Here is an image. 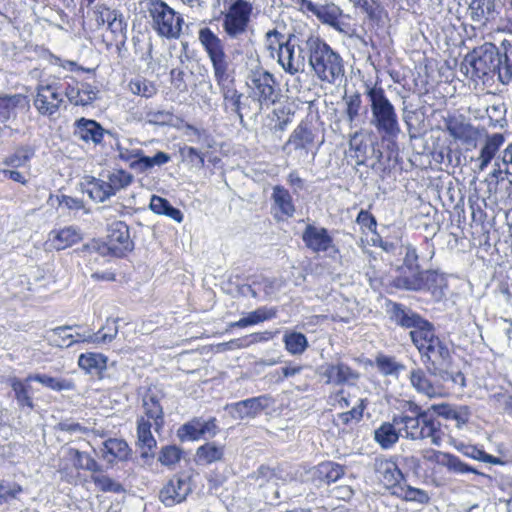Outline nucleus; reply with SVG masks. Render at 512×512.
Returning <instances> with one entry per match:
<instances>
[{"instance_id":"f8f14e48","label":"nucleus","mask_w":512,"mask_h":512,"mask_svg":"<svg viewBox=\"0 0 512 512\" xmlns=\"http://www.w3.org/2000/svg\"><path fill=\"white\" fill-rule=\"evenodd\" d=\"M420 354L422 362L430 375L434 376L436 373H440L444 367L450 366L449 349L439 338Z\"/></svg>"},{"instance_id":"a18cd8bd","label":"nucleus","mask_w":512,"mask_h":512,"mask_svg":"<svg viewBox=\"0 0 512 512\" xmlns=\"http://www.w3.org/2000/svg\"><path fill=\"white\" fill-rule=\"evenodd\" d=\"M107 358L100 353L81 354L78 359L80 368L91 372L92 370H103L106 368Z\"/></svg>"},{"instance_id":"dca6fc26","label":"nucleus","mask_w":512,"mask_h":512,"mask_svg":"<svg viewBox=\"0 0 512 512\" xmlns=\"http://www.w3.org/2000/svg\"><path fill=\"white\" fill-rule=\"evenodd\" d=\"M314 142V136L311 130L305 125H298L289 136L288 141L283 146V150L291 155L296 153L299 157L308 155L309 148Z\"/></svg>"},{"instance_id":"a211bd4d","label":"nucleus","mask_w":512,"mask_h":512,"mask_svg":"<svg viewBox=\"0 0 512 512\" xmlns=\"http://www.w3.org/2000/svg\"><path fill=\"white\" fill-rule=\"evenodd\" d=\"M270 406V398L268 396H259L246 399L226 407L229 414L238 420L256 416L262 410Z\"/></svg>"},{"instance_id":"ddd939ff","label":"nucleus","mask_w":512,"mask_h":512,"mask_svg":"<svg viewBox=\"0 0 512 512\" xmlns=\"http://www.w3.org/2000/svg\"><path fill=\"white\" fill-rule=\"evenodd\" d=\"M62 102V94L58 87L49 84L38 86L33 103L39 114L51 117L59 111Z\"/></svg>"},{"instance_id":"680f3d73","label":"nucleus","mask_w":512,"mask_h":512,"mask_svg":"<svg viewBox=\"0 0 512 512\" xmlns=\"http://www.w3.org/2000/svg\"><path fill=\"white\" fill-rule=\"evenodd\" d=\"M133 176L125 170H115L108 176L110 188L114 194L131 184Z\"/></svg>"},{"instance_id":"6ab92c4d","label":"nucleus","mask_w":512,"mask_h":512,"mask_svg":"<svg viewBox=\"0 0 512 512\" xmlns=\"http://www.w3.org/2000/svg\"><path fill=\"white\" fill-rule=\"evenodd\" d=\"M216 429L215 419L203 420L201 418H195L184 424L178 430V436L182 441L197 440L206 435H215Z\"/></svg>"},{"instance_id":"f03ea898","label":"nucleus","mask_w":512,"mask_h":512,"mask_svg":"<svg viewBox=\"0 0 512 512\" xmlns=\"http://www.w3.org/2000/svg\"><path fill=\"white\" fill-rule=\"evenodd\" d=\"M309 63L321 81L334 83L344 74L341 58L318 37L310 35L306 40Z\"/></svg>"},{"instance_id":"39448f33","label":"nucleus","mask_w":512,"mask_h":512,"mask_svg":"<svg viewBox=\"0 0 512 512\" xmlns=\"http://www.w3.org/2000/svg\"><path fill=\"white\" fill-rule=\"evenodd\" d=\"M499 51L495 45L486 43L467 54L462 63V70L477 78L483 84H491L495 80L496 67L500 64Z\"/></svg>"},{"instance_id":"603ef678","label":"nucleus","mask_w":512,"mask_h":512,"mask_svg":"<svg viewBox=\"0 0 512 512\" xmlns=\"http://www.w3.org/2000/svg\"><path fill=\"white\" fill-rule=\"evenodd\" d=\"M318 472L322 479L327 483L336 482L344 474V469L341 465L334 462H324L318 466Z\"/></svg>"},{"instance_id":"052dcab7","label":"nucleus","mask_w":512,"mask_h":512,"mask_svg":"<svg viewBox=\"0 0 512 512\" xmlns=\"http://www.w3.org/2000/svg\"><path fill=\"white\" fill-rule=\"evenodd\" d=\"M130 91L135 95H140L146 98L152 97L157 89L155 85L143 78H135L129 83Z\"/></svg>"},{"instance_id":"1a4fd4ad","label":"nucleus","mask_w":512,"mask_h":512,"mask_svg":"<svg viewBox=\"0 0 512 512\" xmlns=\"http://www.w3.org/2000/svg\"><path fill=\"white\" fill-rule=\"evenodd\" d=\"M302 240L305 246L314 253H322L330 258H335L339 253L332 236L326 228L309 224L303 231Z\"/></svg>"},{"instance_id":"5701e85b","label":"nucleus","mask_w":512,"mask_h":512,"mask_svg":"<svg viewBox=\"0 0 512 512\" xmlns=\"http://www.w3.org/2000/svg\"><path fill=\"white\" fill-rule=\"evenodd\" d=\"M294 47L295 44H293L292 39L289 38L285 43L279 44L278 51V62L285 71L292 75L298 73L304 67V58L300 53L297 57L295 56Z\"/></svg>"},{"instance_id":"8fccbe9b","label":"nucleus","mask_w":512,"mask_h":512,"mask_svg":"<svg viewBox=\"0 0 512 512\" xmlns=\"http://www.w3.org/2000/svg\"><path fill=\"white\" fill-rule=\"evenodd\" d=\"M91 479L97 489L102 492L121 493L124 491L123 486L119 482L106 474H93Z\"/></svg>"},{"instance_id":"c9c22d12","label":"nucleus","mask_w":512,"mask_h":512,"mask_svg":"<svg viewBox=\"0 0 512 512\" xmlns=\"http://www.w3.org/2000/svg\"><path fill=\"white\" fill-rule=\"evenodd\" d=\"M376 471L379 479L388 488L396 486L403 478V474L398 466L389 460L379 461L376 465Z\"/></svg>"},{"instance_id":"e433bc0d","label":"nucleus","mask_w":512,"mask_h":512,"mask_svg":"<svg viewBox=\"0 0 512 512\" xmlns=\"http://www.w3.org/2000/svg\"><path fill=\"white\" fill-rule=\"evenodd\" d=\"M276 314V308L260 307L255 311L249 312L247 316L239 319L238 321L231 322L229 324V328H245L251 325H256L258 323L274 318Z\"/></svg>"},{"instance_id":"ea45409f","label":"nucleus","mask_w":512,"mask_h":512,"mask_svg":"<svg viewBox=\"0 0 512 512\" xmlns=\"http://www.w3.org/2000/svg\"><path fill=\"white\" fill-rule=\"evenodd\" d=\"M392 313L396 323L403 327L416 329L419 325L425 324V320L419 315L399 304H394Z\"/></svg>"},{"instance_id":"393cba45","label":"nucleus","mask_w":512,"mask_h":512,"mask_svg":"<svg viewBox=\"0 0 512 512\" xmlns=\"http://www.w3.org/2000/svg\"><path fill=\"white\" fill-rule=\"evenodd\" d=\"M410 382L417 392L429 398L439 397L444 394L442 386L437 383H432L426 373L420 368L411 370Z\"/></svg>"},{"instance_id":"412c9836","label":"nucleus","mask_w":512,"mask_h":512,"mask_svg":"<svg viewBox=\"0 0 512 512\" xmlns=\"http://www.w3.org/2000/svg\"><path fill=\"white\" fill-rule=\"evenodd\" d=\"M273 201V210L278 220L290 218L295 213V205L289 191L283 186L276 185L273 187L271 195Z\"/></svg>"},{"instance_id":"5fc2aeb1","label":"nucleus","mask_w":512,"mask_h":512,"mask_svg":"<svg viewBox=\"0 0 512 512\" xmlns=\"http://www.w3.org/2000/svg\"><path fill=\"white\" fill-rule=\"evenodd\" d=\"M179 154L183 162L188 163L191 167L203 168L205 164L204 155L196 148L191 146H183L179 149Z\"/></svg>"},{"instance_id":"de8ad7c7","label":"nucleus","mask_w":512,"mask_h":512,"mask_svg":"<svg viewBox=\"0 0 512 512\" xmlns=\"http://www.w3.org/2000/svg\"><path fill=\"white\" fill-rule=\"evenodd\" d=\"M500 64L496 67L495 79L502 84H508L512 80V49L504 54L499 53Z\"/></svg>"},{"instance_id":"0eeeda50","label":"nucleus","mask_w":512,"mask_h":512,"mask_svg":"<svg viewBox=\"0 0 512 512\" xmlns=\"http://www.w3.org/2000/svg\"><path fill=\"white\" fill-rule=\"evenodd\" d=\"M148 19L156 32H181L183 17L161 0L148 4Z\"/></svg>"},{"instance_id":"2eb2a0df","label":"nucleus","mask_w":512,"mask_h":512,"mask_svg":"<svg viewBox=\"0 0 512 512\" xmlns=\"http://www.w3.org/2000/svg\"><path fill=\"white\" fill-rule=\"evenodd\" d=\"M321 375L326 378L325 382L327 384L333 385H353L360 376L357 371L342 362L323 365L321 367Z\"/></svg>"},{"instance_id":"c03bdc74","label":"nucleus","mask_w":512,"mask_h":512,"mask_svg":"<svg viewBox=\"0 0 512 512\" xmlns=\"http://www.w3.org/2000/svg\"><path fill=\"white\" fill-rule=\"evenodd\" d=\"M200 40L212 62L224 60L221 41L215 34H200Z\"/></svg>"},{"instance_id":"bf43d9fd","label":"nucleus","mask_w":512,"mask_h":512,"mask_svg":"<svg viewBox=\"0 0 512 512\" xmlns=\"http://www.w3.org/2000/svg\"><path fill=\"white\" fill-rule=\"evenodd\" d=\"M350 150L354 152L357 164H365L367 160L368 145L361 138L359 133H354L349 141Z\"/></svg>"},{"instance_id":"338daca9","label":"nucleus","mask_w":512,"mask_h":512,"mask_svg":"<svg viewBox=\"0 0 512 512\" xmlns=\"http://www.w3.org/2000/svg\"><path fill=\"white\" fill-rule=\"evenodd\" d=\"M434 376L438 377L444 383L451 382L453 385H457L459 387L465 386V377L463 373L451 370L450 366L444 367L440 373H436Z\"/></svg>"},{"instance_id":"774afa93","label":"nucleus","mask_w":512,"mask_h":512,"mask_svg":"<svg viewBox=\"0 0 512 512\" xmlns=\"http://www.w3.org/2000/svg\"><path fill=\"white\" fill-rule=\"evenodd\" d=\"M32 151L30 149H19L14 154L8 156L4 160V164L13 168L24 166L31 158Z\"/></svg>"},{"instance_id":"79ce46f5","label":"nucleus","mask_w":512,"mask_h":512,"mask_svg":"<svg viewBox=\"0 0 512 512\" xmlns=\"http://www.w3.org/2000/svg\"><path fill=\"white\" fill-rule=\"evenodd\" d=\"M116 322L117 320L115 319H107L106 324L97 333L91 334L87 337H83L82 341L91 343L111 342L118 333V327Z\"/></svg>"},{"instance_id":"f3484780","label":"nucleus","mask_w":512,"mask_h":512,"mask_svg":"<svg viewBox=\"0 0 512 512\" xmlns=\"http://www.w3.org/2000/svg\"><path fill=\"white\" fill-rule=\"evenodd\" d=\"M81 240L80 230L74 226H68L50 231L45 247L47 250L60 251L77 244Z\"/></svg>"},{"instance_id":"9b49d317","label":"nucleus","mask_w":512,"mask_h":512,"mask_svg":"<svg viewBox=\"0 0 512 512\" xmlns=\"http://www.w3.org/2000/svg\"><path fill=\"white\" fill-rule=\"evenodd\" d=\"M417 260L418 255L416 253V249L412 246H407L404 263L409 271V274L406 275V273H403L397 278L396 284L398 287L407 290H421L424 287V275H428L430 273L419 271Z\"/></svg>"},{"instance_id":"6e6d98bb","label":"nucleus","mask_w":512,"mask_h":512,"mask_svg":"<svg viewBox=\"0 0 512 512\" xmlns=\"http://www.w3.org/2000/svg\"><path fill=\"white\" fill-rule=\"evenodd\" d=\"M88 193L92 199L98 202H103L114 195V192L110 188L109 182L103 180H95L92 182Z\"/></svg>"},{"instance_id":"4c0bfd02","label":"nucleus","mask_w":512,"mask_h":512,"mask_svg":"<svg viewBox=\"0 0 512 512\" xmlns=\"http://www.w3.org/2000/svg\"><path fill=\"white\" fill-rule=\"evenodd\" d=\"M410 337L420 353L438 338L434 333L433 326L426 320L425 324L410 331Z\"/></svg>"},{"instance_id":"3c124183","label":"nucleus","mask_w":512,"mask_h":512,"mask_svg":"<svg viewBox=\"0 0 512 512\" xmlns=\"http://www.w3.org/2000/svg\"><path fill=\"white\" fill-rule=\"evenodd\" d=\"M225 102L231 105L233 111H235L240 119L243 118L242 110L245 109V104L241 103L242 94H240L235 88L233 83L226 85L221 88Z\"/></svg>"},{"instance_id":"7ed1b4c3","label":"nucleus","mask_w":512,"mask_h":512,"mask_svg":"<svg viewBox=\"0 0 512 512\" xmlns=\"http://www.w3.org/2000/svg\"><path fill=\"white\" fill-rule=\"evenodd\" d=\"M367 96L371 105V124L384 137H396L400 133L398 117L394 106L386 97L383 88L377 86L368 87Z\"/></svg>"},{"instance_id":"473e14b6","label":"nucleus","mask_w":512,"mask_h":512,"mask_svg":"<svg viewBox=\"0 0 512 512\" xmlns=\"http://www.w3.org/2000/svg\"><path fill=\"white\" fill-rule=\"evenodd\" d=\"M154 427V422L149 421L144 416H141L137 420V440L138 445L142 449L147 451L142 452L143 457L148 456V451L153 450L156 447V440L152 435L151 428Z\"/></svg>"},{"instance_id":"09e8293b","label":"nucleus","mask_w":512,"mask_h":512,"mask_svg":"<svg viewBox=\"0 0 512 512\" xmlns=\"http://www.w3.org/2000/svg\"><path fill=\"white\" fill-rule=\"evenodd\" d=\"M360 9L367 15L369 20L375 23L376 28H382L387 20L386 10L379 4H376L373 0H367L365 7Z\"/></svg>"},{"instance_id":"13d9d810","label":"nucleus","mask_w":512,"mask_h":512,"mask_svg":"<svg viewBox=\"0 0 512 512\" xmlns=\"http://www.w3.org/2000/svg\"><path fill=\"white\" fill-rule=\"evenodd\" d=\"M144 120L153 125H171L174 115L169 110L151 109L145 113Z\"/></svg>"},{"instance_id":"c85d7f7f","label":"nucleus","mask_w":512,"mask_h":512,"mask_svg":"<svg viewBox=\"0 0 512 512\" xmlns=\"http://www.w3.org/2000/svg\"><path fill=\"white\" fill-rule=\"evenodd\" d=\"M98 91L88 83H75L66 89V96L75 105H88L97 96Z\"/></svg>"},{"instance_id":"2f4dec72","label":"nucleus","mask_w":512,"mask_h":512,"mask_svg":"<svg viewBox=\"0 0 512 512\" xmlns=\"http://www.w3.org/2000/svg\"><path fill=\"white\" fill-rule=\"evenodd\" d=\"M65 459H67L75 469H82L91 472H100L101 467L89 454L81 452L74 448L65 450Z\"/></svg>"},{"instance_id":"69168bd1","label":"nucleus","mask_w":512,"mask_h":512,"mask_svg":"<svg viewBox=\"0 0 512 512\" xmlns=\"http://www.w3.org/2000/svg\"><path fill=\"white\" fill-rule=\"evenodd\" d=\"M443 467H446L449 472L456 474H464L469 472L478 473V471L462 462L457 456L450 453H448Z\"/></svg>"},{"instance_id":"72a5a7b5","label":"nucleus","mask_w":512,"mask_h":512,"mask_svg":"<svg viewBox=\"0 0 512 512\" xmlns=\"http://www.w3.org/2000/svg\"><path fill=\"white\" fill-rule=\"evenodd\" d=\"M489 178L495 180L498 184L507 180L512 184V153L505 149L501 158L497 159L494 163V168L489 174Z\"/></svg>"},{"instance_id":"f704fd0d","label":"nucleus","mask_w":512,"mask_h":512,"mask_svg":"<svg viewBox=\"0 0 512 512\" xmlns=\"http://www.w3.org/2000/svg\"><path fill=\"white\" fill-rule=\"evenodd\" d=\"M35 381L43 385L44 387L51 389L53 391H69L75 388V384L72 380L61 378V377H53L48 374H33L29 375L26 378V382Z\"/></svg>"},{"instance_id":"49530a36","label":"nucleus","mask_w":512,"mask_h":512,"mask_svg":"<svg viewBox=\"0 0 512 512\" xmlns=\"http://www.w3.org/2000/svg\"><path fill=\"white\" fill-rule=\"evenodd\" d=\"M283 341L287 351L293 355L302 354L308 346L306 336L298 332L286 333Z\"/></svg>"},{"instance_id":"4468645a","label":"nucleus","mask_w":512,"mask_h":512,"mask_svg":"<svg viewBox=\"0 0 512 512\" xmlns=\"http://www.w3.org/2000/svg\"><path fill=\"white\" fill-rule=\"evenodd\" d=\"M106 246L113 255L119 257L132 250L133 242L124 222L116 221L109 225Z\"/></svg>"},{"instance_id":"9d476101","label":"nucleus","mask_w":512,"mask_h":512,"mask_svg":"<svg viewBox=\"0 0 512 512\" xmlns=\"http://www.w3.org/2000/svg\"><path fill=\"white\" fill-rule=\"evenodd\" d=\"M191 491L190 476L175 475L160 490L159 498L165 506L170 507L183 502Z\"/></svg>"},{"instance_id":"4d7b16f0","label":"nucleus","mask_w":512,"mask_h":512,"mask_svg":"<svg viewBox=\"0 0 512 512\" xmlns=\"http://www.w3.org/2000/svg\"><path fill=\"white\" fill-rule=\"evenodd\" d=\"M376 366L382 374L393 376H397L404 369V366L394 358L385 355H379L376 358Z\"/></svg>"},{"instance_id":"cd10ccee","label":"nucleus","mask_w":512,"mask_h":512,"mask_svg":"<svg viewBox=\"0 0 512 512\" xmlns=\"http://www.w3.org/2000/svg\"><path fill=\"white\" fill-rule=\"evenodd\" d=\"M308 9L313 12L317 18L328 24L331 28L339 30V32H343V30L339 26L338 18L342 14V10L335 4L325 5V6H317L312 2L307 4Z\"/></svg>"},{"instance_id":"c756f323","label":"nucleus","mask_w":512,"mask_h":512,"mask_svg":"<svg viewBox=\"0 0 512 512\" xmlns=\"http://www.w3.org/2000/svg\"><path fill=\"white\" fill-rule=\"evenodd\" d=\"M433 410L441 417L456 422V427L461 428L470 419L471 412L467 406H451L449 404L433 405Z\"/></svg>"},{"instance_id":"4be33fe9","label":"nucleus","mask_w":512,"mask_h":512,"mask_svg":"<svg viewBox=\"0 0 512 512\" xmlns=\"http://www.w3.org/2000/svg\"><path fill=\"white\" fill-rule=\"evenodd\" d=\"M505 138L502 134L494 133L487 136L482 144L479 156L476 158L478 164V171H484L490 162L495 158L497 152L503 146Z\"/></svg>"},{"instance_id":"e2e57ef3","label":"nucleus","mask_w":512,"mask_h":512,"mask_svg":"<svg viewBox=\"0 0 512 512\" xmlns=\"http://www.w3.org/2000/svg\"><path fill=\"white\" fill-rule=\"evenodd\" d=\"M181 450L174 445L162 447L159 453V462L167 467L175 466L181 459Z\"/></svg>"},{"instance_id":"20e7f679","label":"nucleus","mask_w":512,"mask_h":512,"mask_svg":"<svg viewBox=\"0 0 512 512\" xmlns=\"http://www.w3.org/2000/svg\"><path fill=\"white\" fill-rule=\"evenodd\" d=\"M249 95L253 103L249 109L254 115L259 114L263 109H268L279 98V89L272 74L263 68L257 67L251 70L246 82Z\"/></svg>"},{"instance_id":"864d4df0","label":"nucleus","mask_w":512,"mask_h":512,"mask_svg":"<svg viewBox=\"0 0 512 512\" xmlns=\"http://www.w3.org/2000/svg\"><path fill=\"white\" fill-rule=\"evenodd\" d=\"M196 455L200 462L212 463L222 458L223 449L213 443H208L199 447Z\"/></svg>"},{"instance_id":"7c9ffc66","label":"nucleus","mask_w":512,"mask_h":512,"mask_svg":"<svg viewBox=\"0 0 512 512\" xmlns=\"http://www.w3.org/2000/svg\"><path fill=\"white\" fill-rule=\"evenodd\" d=\"M144 417L154 422V429L158 431L163 425V410L159 404L157 395L147 392L143 396Z\"/></svg>"},{"instance_id":"a19ab883","label":"nucleus","mask_w":512,"mask_h":512,"mask_svg":"<svg viewBox=\"0 0 512 512\" xmlns=\"http://www.w3.org/2000/svg\"><path fill=\"white\" fill-rule=\"evenodd\" d=\"M10 386L15 393V398L17 403L21 407H28L32 409L34 407L32 398L30 396V382H26L25 380H20L16 377H12L9 379Z\"/></svg>"},{"instance_id":"0e129e2a","label":"nucleus","mask_w":512,"mask_h":512,"mask_svg":"<svg viewBox=\"0 0 512 512\" xmlns=\"http://www.w3.org/2000/svg\"><path fill=\"white\" fill-rule=\"evenodd\" d=\"M366 408V401L364 399H359V403L357 406H354L351 410L340 413L338 415V420L344 424L349 425L352 422H359L362 419L363 411Z\"/></svg>"},{"instance_id":"37998d69","label":"nucleus","mask_w":512,"mask_h":512,"mask_svg":"<svg viewBox=\"0 0 512 512\" xmlns=\"http://www.w3.org/2000/svg\"><path fill=\"white\" fill-rule=\"evenodd\" d=\"M23 101L21 95L0 97V123L5 124L16 117L18 105Z\"/></svg>"},{"instance_id":"58836bf2","label":"nucleus","mask_w":512,"mask_h":512,"mask_svg":"<svg viewBox=\"0 0 512 512\" xmlns=\"http://www.w3.org/2000/svg\"><path fill=\"white\" fill-rule=\"evenodd\" d=\"M400 432L394 421L385 422L374 431L375 441L384 449L391 448L399 439Z\"/></svg>"},{"instance_id":"423d86ee","label":"nucleus","mask_w":512,"mask_h":512,"mask_svg":"<svg viewBox=\"0 0 512 512\" xmlns=\"http://www.w3.org/2000/svg\"><path fill=\"white\" fill-rule=\"evenodd\" d=\"M140 145L139 140L132 138H122L116 142L118 158L138 173H145L153 167L165 165L171 160L170 155L162 151L151 157L146 156Z\"/></svg>"},{"instance_id":"b1692460","label":"nucleus","mask_w":512,"mask_h":512,"mask_svg":"<svg viewBox=\"0 0 512 512\" xmlns=\"http://www.w3.org/2000/svg\"><path fill=\"white\" fill-rule=\"evenodd\" d=\"M74 135L80 140L99 144L104 136V129L96 121L81 118L75 122Z\"/></svg>"},{"instance_id":"6e6552de","label":"nucleus","mask_w":512,"mask_h":512,"mask_svg":"<svg viewBox=\"0 0 512 512\" xmlns=\"http://www.w3.org/2000/svg\"><path fill=\"white\" fill-rule=\"evenodd\" d=\"M253 5L247 0H232L224 18L226 32H246L253 30Z\"/></svg>"},{"instance_id":"aec40b11","label":"nucleus","mask_w":512,"mask_h":512,"mask_svg":"<svg viewBox=\"0 0 512 512\" xmlns=\"http://www.w3.org/2000/svg\"><path fill=\"white\" fill-rule=\"evenodd\" d=\"M445 129L455 140L471 143L476 140L478 131L463 116H449L444 120Z\"/></svg>"},{"instance_id":"bb28decb","label":"nucleus","mask_w":512,"mask_h":512,"mask_svg":"<svg viewBox=\"0 0 512 512\" xmlns=\"http://www.w3.org/2000/svg\"><path fill=\"white\" fill-rule=\"evenodd\" d=\"M131 455L128 444L117 438H110L103 443L102 457L109 463L115 460L126 461Z\"/></svg>"},{"instance_id":"f257e3e1","label":"nucleus","mask_w":512,"mask_h":512,"mask_svg":"<svg viewBox=\"0 0 512 512\" xmlns=\"http://www.w3.org/2000/svg\"><path fill=\"white\" fill-rule=\"evenodd\" d=\"M413 415H399L394 417V424L400 434L411 440H423L429 438L431 444L441 446L444 432L439 421L428 418L418 406L411 409Z\"/></svg>"},{"instance_id":"a878e982","label":"nucleus","mask_w":512,"mask_h":512,"mask_svg":"<svg viewBox=\"0 0 512 512\" xmlns=\"http://www.w3.org/2000/svg\"><path fill=\"white\" fill-rule=\"evenodd\" d=\"M94 14L99 28H106L110 32H123V20L115 10H111L103 4H97Z\"/></svg>"}]
</instances>
